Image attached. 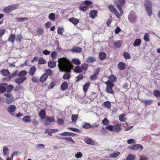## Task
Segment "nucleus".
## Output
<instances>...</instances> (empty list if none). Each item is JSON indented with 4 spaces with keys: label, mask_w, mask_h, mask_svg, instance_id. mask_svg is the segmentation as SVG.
I'll return each mask as SVG.
<instances>
[{
    "label": "nucleus",
    "mask_w": 160,
    "mask_h": 160,
    "mask_svg": "<svg viewBox=\"0 0 160 160\" xmlns=\"http://www.w3.org/2000/svg\"><path fill=\"white\" fill-rule=\"evenodd\" d=\"M58 67L61 71L70 72L72 67L70 62L67 58H61L58 60Z\"/></svg>",
    "instance_id": "f257e3e1"
},
{
    "label": "nucleus",
    "mask_w": 160,
    "mask_h": 160,
    "mask_svg": "<svg viewBox=\"0 0 160 160\" xmlns=\"http://www.w3.org/2000/svg\"><path fill=\"white\" fill-rule=\"evenodd\" d=\"M125 1L126 0H116L114 2L115 5L118 9L121 15L123 13L122 8L124 5Z\"/></svg>",
    "instance_id": "f03ea898"
},
{
    "label": "nucleus",
    "mask_w": 160,
    "mask_h": 160,
    "mask_svg": "<svg viewBox=\"0 0 160 160\" xmlns=\"http://www.w3.org/2000/svg\"><path fill=\"white\" fill-rule=\"evenodd\" d=\"M106 85L107 87L106 88V92L111 94H113L114 93L112 88L114 87V84L110 80H108L105 82Z\"/></svg>",
    "instance_id": "7ed1b4c3"
},
{
    "label": "nucleus",
    "mask_w": 160,
    "mask_h": 160,
    "mask_svg": "<svg viewBox=\"0 0 160 160\" xmlns=\"http://www.w3.org/2000/svg\"><path fill=\"white\" fill-rule=\"evenodd\" d=\"M108 8L110 11L114 14L118 18H120L122 15L119 13L118 11L115 8L114 6L112 5H109Z\"/></svg>",
    "instance_id": "20e7f679"
},
{
    "label": "nucleus",
    "mask_w": 160,
    "mask_h": 160,
    "mask_svg": "<svg viewBox=\"0 0 160 160\" xmlns=\"http://www.w3.org/2000/svg\"><path fill=\"white\" fill-rule=\"evenodd\" d=\"M128 18L129 22L132 23H133L136 22L138 17L135 12L132 11L129 13Z\"/></svg>",
    "instance_id": "39448f33"
},
{
    "label": "nucleus",
    "mask_w": 160,
    "mask_h": 160,
    "mask_svg": "<svg viewBox=\"0 0 160 160\" xmlns=\"http://www.w3.org/2000/svg\"><path fill=\"white\" fill-rule=\"evenodd\" d=\"M16 109V108L15 105H11L7 108V111L10 115L14 116Z\"/></svg>",
    "instance_id": "423d86ee"
},
{
    "label": "nucleus",
    "mask_w": 160,
    "mask_h": 160,
    "mask_svg": "<svg viewBox=\"0 0 160 160\" xmlns=\"http://www.w3.org/2000/svg\"><path fill=\"white\" fill-rule=\"evenodd\" d=\"M4 95L6 97L5 98V102L8 104H10L13 100V97L10 93L5 92L4 93Z\"/></svg>",
    "instance_id": "0eeeda50"
},
{
    "label": "nucleus",
    "mask_w": 160,
    "mask_h": 160,
    "mask_svg": "<svg viewBox=\"0 0 160 160\" xmlns=\"http://www.w3.org/2000/svg\"><path fill=\"white\" fill-rule=\"evenodd\" d=\"M128 148L131 150L135 151L139 149L142 150L143 148V146L140 144H135L133 146H130Z\"/></svg>",
    "instance_id": "6e6552de"
},
{
    "label": "nucleus",
    "mask_w": 160,
    "mask_h": 160,
    "mask_svg": "<svg viewBox=\"0 0 160 160\" xmlns=\"http://www.w3.org/2000/svg\"><path fill=\"white\" fill-rule=\"evenodd\" d=\"M54 122L55 120L53 117H47L46 119L44 124L46 125H49L51 123Z\"/></svg>",
    "instance_id": "1a4fd4ad"
},
{
    "label": "nucleus",
    "mask_w": 160,
    "mask_h": 160,
    "mask_svg": "<svg viewBox=\"0 0 160 160\" xmlns=\"http://www.w3.org/2000/svg\"><path fill=\"white\" fill-rule=\"evenodd\" d=\"M152 1L151 0H145L144 6L146 9L152 8Z\"/></svg>",
    "instance_id": "9d476101"
},
{
    "label": "nucleus",
    "mask_w": 160,
    "mask_h": 160,
    "mask_svg": "<svg viewBox=\"0 0 160 160\" xmlns=\"http://www.w3.org/2000/svg\"><path fill=\"white\" fill-rule=\"evenodd\" d=\"M28 72L26 70H23L21 72H20L18 74V77L23 78H25L24 79V80H26L27 79V78L25 76L27 74Z\"/></svg>",
    "instance_id": "9b49d317"
},
{
    "label": "nucleus",
    "mask_w": 160,
    "mask_h": 160,
    "mask_svg": "<svg viewBox=\"0 0 160 160\" xmlns=\"http://www.w3.org/2000/svg\"><path fill=\"white\" fill-rule=\"evenodd\" d=\"M121 125L119 123H117L116 125L113 126L114 130L115 132H119L121 130Z\"/></svg>",
    "instance_id": "f8f14e48"
},
{
    "label": "nucleus",
    "mask_w": 160,
    "mask_h": 160,
    "mask_svg": "<svg viewBox=\"0 0 160 160\" xmlns=\"http://www.w3.org/2000/svg\"><path fill=\"white\" fill-rule=\"evenodd\" d=\"M31 117L29 116H26L22 118V121L25 123H28L31 122Z\"/></svg>",
    "instance_id": "ddd939ff"
},
{
    "label": "nucleus",
    "mask_w": 160,
    "mask_h": 160,
    "mask_svg": "<svg viewBox=\"0 0 160 160\" xmlns=\"http://www.w3.org/2000/svg\"><path fill=\"white\" fill-rule=\"evenodd\" d=\"M69 21L75 25L79 23L78 19L74 17H72L69 18Z\"/></svg>",
    "instance_id": "4468645a"
},
{
    "label": "nucleus",
    "mask_w": 160,
    "mask_h": 160,
    "mask_svg": "<svg viewBox=\"0 0 160 160\" xmlns=\"http://www.w3.org/2000/svg\"><path fill=\"white\" fill-rule=\"evenodd\" d=\"M68 87V83L66 82H64L61 86V89L62 91H64L67 89Z\"/></svg>",
    "instance_id": "2eb2a0df"
},
{
    "label": "nucleus",
    "mask_w": 160,
    "mask_h": 160,
    "mask_svg": "<svg viewBox=\"0 0 160 160\" xmlns=\"http://www.w3.org/2000/svg\"><path fill=\"white\" fill-rule=\"evenodd\" d=\"M7 85V84L5 83L0 85V92L1 93H3L6 90V88L5 87H6Z\"/></svg>",
    "instance_id": "dca6fc26"
},
{
    "label": "nucleus",
    "mask_w": 160,
    "mask_h": 160,
    "mask_svg": "<svg viewBox=\"0 0 160 160\" xmlns=\"http://www.w3.org/2000/svg\"><path fill=\"white\" fill-rule=\"evenodd\" d=\"M36 71V69L35 67H32L30 69L29 74L31 76H33L35 73Z\"/></svg>",
    "instance_id": "f3484780"
},
{
    "label": "nucleus",
    "mask_w": 160,
    "mask_h": 160,
    "mask_svg": "<svg viewBox=\"0 0 160 160\" xmlns=\"http://www.w3.org/2000/svg\"><path fill=\"white\" fill-rule=\"evenodd\" d=\"M48 75L46 73H44L40 77V81L41 82H44L47 78Z\"/></svg>",
    "instance_id": "a211bd4d"
},
{
    "label": "nucleus",
    "mask_w": 160,
    "mask_h": 160,
    "mask_svg": "<svg viewBox=\"0 0 160 160\" xmlns=\"http://www.w3.org/2000/svg\"><path fill=\"white\" fill-rule=\"evenodd\" d=\"M97 11L94 10H92L90 12L89 15L90 17L92 18H94L97 16Z\"/></svg>",
    "instance_id": "6ab92c4d"
},
{
    "label": "nucleus",
    "mask_w": 160,
    "mask_h": 160,
    "mask_svg": "<svg viewBox=\"0 0 160 160\" xmlns=\"http://www.w3.org/2000/svg\"><path fill=\"white\" fill-rule=\"evenodd\" d=\"M40 118L42 119H44L45 118V112L44 110H41L39 113Z\"/></svg>",
    "instance_id": "aec40b11"
},
{
    "label": "nucleus",
    "mask_w": 160,
    "mask_h": 160,
    "mask_svg": "<svg viewBox=\"0 0 160 160\" xmlns=\"http://www.w3.org/2000/svg\"><path fill=\"white\" fill-rule=\"evenodd\" d=\"M84 141L85 143L88 144L93 145L94 142L92 139L89 138H86L84 140Z\"/></svg>",
    "instance_id": "412c9836"
},
{
    "label": "nucleus",
    "mask_w": 160,
    "mask_h": 160,
    "mask_svg": "<svg viewBox=\"0 0 160 160\" xmlns=\"http://www.w3.org/2000/svg\"><path fill=\"white\" fill-rule=\"evenodd\" d=\"M141 40L140 39H137L135 40L134 41L133 45L134 47L138 46L141 43Z\"/></svg>",
    "instance_id": "4be33fe9"
},
{
    "label": "nucleus",
    "mask_w": 160,
    "mask_h": 160,
    "mask_svg": "<svg viewBox=\"0 0 160 160\" xmlns=\"http://www.w3.org/2000/svg\"><path fill=\"white\" fill-rule=\"evenodd\" d=\"M56 62L53 61H50L48 63V67L51 68H53L56 66Z\"/></svg>",
    "instance_id": "5701e85b"
},
{
    "label": "nucleus",
    "mask_w": 160,
    "mask_h": 160,
    "mask_svg": "<svg viewBox=\"0 0 160 160\" xmlns=\"http://www.w3.org/2000/svg\"><path fill=\"white\" fill-rule=\"evenodd\" d=\"M25 78H22L19 77V78H16L15 80V82L18 84L22 83L25 80H24Z\"/></svg>",
    "instance_id": "b1692460"
},
{
    "label": "nucleus",
    "mask_w": 160,
    "mask_h": 160,
    "mask_svg": "<svg viewBox=\"0 0 160 160\" xmlns=\"http://www.w3.org/2000/svg\"><path fill=\"white\" fill-rule=\"evenodd\" d=\"M0 72L2 75L4 76H7L10 74V72L8 69L2 70Z\"/></svg>",
    "instance_id": "393cba45"
},
{
    "label": "nucleus",
    "mask_w": 160,
    "mask_h": 160,
    "mask_svg": "<svg viewBox=\"0 0 160 160\" xmlns=\"http://www.w3.org/2000/svg\"><path fill=\"white\" fill-rule=\"evenodd\" d=\"M72 63L76 65H79L81 64V62L78 59H73L72 60Z\"/></svg>",
    "instance_id": "a878e982"
},
{
    "label": "nucleus",
    "mask_w": 160,
    "mask_h": 160,
    "mask_svg": "<svg viewBox=\"0 0 160 160\" xmlns=\"http://www.w3.org/2000/svg\"><path fill=\"white\" fill-rule=\"evenodd\" d=\"M126 114L124 113H122L121 114L119 117V120L122 122H124L126 120V118H125Z\"/></svg>",
    "instance_id": "bb28decb"
},
{
    "label": "nucleus",
    "mask_w": 160,
    "mask_h": 160,
    "mask_svg": "<svg viewBox=\"0 0 160 160\" xmlns=\"http://www.w3.org/2000/svg\"><path fill=\"white\" fill-rule=\"evenodd\" d=\"M72 52H79L82 51L81 48L78 47H76L73 48L71 50Z\"/></svg>",
    "instance_id": "cd10ccee"
},
{
    "label": "nucleus",
    "mask_w": 160,
    "mask_h": 160,
    "mask_svg": "<svg viewBox=\"0 0 160 160\" xmlns=\"http://www.w3.org/2000/svg\"><path fill=\"white\" fill-rule=\"evenodd\" d=\"M120 154V152H115L110 154V157L111 158H115L118 156Z\"/></svg>",
    "instance_id": "c85d7f7f"
},
{
    "label": "nucleus",
    "mask_w": 160,
    "mask_h": 160,
    "mask_svg": "<svg viewBox=\"0 0 160 160\" xmlns=\"http://www.w3.org/2000/svg\"><path fill=\"white\" fill-rule=\"evenodd\" d=\"M136 158L135 155L132 154H130L128 155L126 158V160H134Z\"/></svg>",
    "instance_id": "c756f323"
},
{
    "label": "nucleus",
    "mask_w": 160,
    "mask_h": 160,
    "mask_svg": "<svg viewBox=\"0 0 160 160\" xmlns=\"http://www.w3.org/2000/svg\"><path fill=\"white\" fill-rule=\"evenodd\" d=\"M106 56V54L104 52H101L99 54V58L101 60L105 59Z\"/></svg>",
    "instance_id": "7c9ffc66"
},
{
    "label": "nucleus",
    "mask_w": 160,
    "mask_h": 160,
    "mask_svg": "<svg viewBox=\"0 0 160 160\" xmlns=\"http://www.w3.org/2000/svg\"><path fill=\"white\" fill-rule=\"evenodd\" d=\"M118 67L120 69L123 70L125 68V65L124 63L120 62L118 63Z\"/></svg>",
    "instance_id": "2f4dec72"
},
{
    "label": "nucleus",
    "mask_w": 160,
    "mask_h": 160,
    "mask_svg": "<svg viewBox=\"0 0 160 160\" xmlns=\"http://www.w3.org/2000/svg\"><path fill=\"white\" fill-rule=\"evenodd\" d=\"M63 139L67 141L68 142L74 143V141L70 137H65L63 138Z\"/></svg>",
    "instance_id": "473e14b6"
},
{
    "label": "nucleus",
    "mask_w": 160,
    "mask_h": 160,
    "mask_svg": "<svg viewBox=\"0 0 160 160\" xmlns=\"http://www.w3.org/2000/svg\"><path fill=\"white\" fill-rule=\"evenodd\" d=\"M78 117V115L73 114L71 117L72 122H76L77 120Z\"/></svg>",
    "instance_id": "72a5a7b5"
},
{
    "label": "nucleus",
    "mask_w": 160,
    "mask_h": 160,
    "mask_svg": "<svg viewBox=\"0 0 160 160\" xmlns=\"http://www.w3.org/2000/svg\"><path fill=\"white\" fill-rule=\"evenodd\" d=\"M74 71L75 72L77 73L81 72H82L81 67L78 66L76 67V68L74 69Z\"/></svg>",
    "instance_id": "f704fd0d"
},
{
    "label": "nucleus",
    "mask_w": 160,
    "mask_h": 160,
    "mask_svg": "<svg viewBox=\"0 0 160 160\" xmlns=\"http://www.w3.org/2000/svg\"><path fill=\"white\" fill-rule=\"evenodd\" d=\"M8 149L7 146L3 147V154L5 156H6L8 152Z\"/></svg>",
    "instance_id": "c9c22d12"
},
{
    "label": "nucleus",
    "mask_w": 160,
    "mask_h": 160,
    "mask_svg": "<svg viewBox=\"0 0 160 160\" xmlns=\"http://www.w3.org/2000/svg\"><path fill=\"white\" fill-rule=\"evenodd\" d=\"M104 106L107 108H110L111 107V104L109 101H106L103 103Z\"/></svg>",
    "instance_id": "e433bc0d"
},
{
    "label": "nucleus",
    "mask_w": 160,
    "mask_h": 160,
    "mask_svg": "<svg viewBox=\"0 0 160 160\" xmlns=\"http://www.w3.org/2000/svg\"><path fill=\"white\" fill-rule=\"evenodd\" d=\"M58 53L56 51L52 52L51 53V57L52 59H54L57 57Z\"/></svg>",
    "instance_id": "4c0bfd02"
},
{
    "label": "nucleus",
    "mask_w": 160,
    "mask_h": 160,
    "mask_svg": "<svg viewBox=\"0 0 160 160\" xmlns=\"http://www.w3.org/2000/svg\"><path fill=\"white\" fill-rule=\"evenodd\" d=\"M82 128L85 129H89L92 128V125L89 123H86L82 126Z\"/></svg>",
    "instance_id": "58836bf2"
},
{
    "label": "nucleus",
    "mask_w": 160,
    "mask_h": 160,
    "mask_svg": "<svg viewBox=\"0 0 160 160\" xmlns=\"http://www.w3.org/2000/svg\"><path fill=\"white\" fill-rule=\"evenodd\" d=\"M46 62V60L42 58H40L38 60V63L40 64H44Z\"/></svg>",
    "instance_id": "ea45409f"
},
{
    "label": "nucleus",
    "mask_w": 160,
    "mask_h": 160,
    "mask_svg": "<svg viewBox=\"0 0 160 160\" xmlns=\"http://www.w3.org/2000/svg\"><path fill=\"white\" fill-rule=\"evenodd\" d=\"M153 94L157 97H160V92L158 90H155L153 91Z\"/></svg>",
    "instance_id": "a19ab883"
},
{
    "label": "nucleus",
    "mask_w": 160,
    "mask_h": 160,
    "mask_svg": "<svg viewBox=\"0 0 160 160\" xmlns=\"http://www.w3.org/2000/svg\"><path fill=\"white\" fill-rule=\"evenodd\" d=\"M150 37V34L149 33H146L144 36V40L147 42H149L150 41L149 38Z\"/></svg>",
    "instance_id": "79ce46f5"
},
{
    "label": "nucleus",
    "mask_w": 160,
    "mask_h": 160,
    "mask_svg": "<svg viewBox=\"0 0 160 160\" xmlns=\"http://www.w3.org/2000/svg\"><path fill=\"white\" fill-rule=\"evenodd\" d=\"M114 46L117 48H118L120 47L121 45V43L120 41H118L117 42H114Z\"/></svg>",
    "instance_id": "37998d69"
},
{
    "label": "nucleus",
    "mask_w": 160,
    "mask_h": 160,
    "mask_svg": "<svg viewBox=\"0 0 160 160\" xmlns=\"http://www.w3.org/2000/svg\"><path fill=\"white\" fill-rule=\"evenodd\" d=\"M123 56L126 59H129L131 58L130 54L128 52H125L124 53Z\"/></svg>",
    "instance_id": "c03bdc74"
},
{
    "label": "nucleus",
    "mask_w": 160,
    "mask_h": 160,
    "mask_svg": "<svg viewBox=\"0 0 160 160\" xmlns=\"http://www.w3.org/2000/svg\"><path fill=\"white\" fill-rule=\"evenodd\" d=\"M9 6L11 10L12 11L13 10L17 8L18 7V4H15Z\"/></svg>",
    "instance_id": "a18cd8bd"
},
{
    "label": "nucleus",
    "mask_w": 160,
    "mask_h": 160,
    "mask_svg": "<svg viewBox=\"0 0 160 160\" xmlns=\"http://www.w3.org/2000/svg\"><path fill=\"white\" fill-rule=\"evenodd\" d=\"M146 10L148 15L149 16H151L152 14V8H146Z\"/></svg>",
    "instance_id": "49530a36"
},
{
    "label": "nucleus",
    "mask_w": 160,
    "mask_h": 160,
    "mask_svg": "<svg viewBox=\"0 0 160 160\" xmlns=\"http://www.w3.org/2000/svg\"><path fill=\"white\" fill-rule=\"evenodd\" d=\"M89 85L90 84L89 83H87L83 86V88L85 92H87Z\"/></svg>",
    "instance_id": "de8ad7c7"
},
{
    "label": "nucleus",
    "mask_w": 160,
    "mask_h": 160,
    "mask_svg": "<svg viewBox=\"0 0 160 160\" xmlns=\"http://www.w3.org/2000/svg\"><path fill=\"white\" fill-rule=\"evenodd\" d=\"M15 39V35H11L10 38L8 39V40L9 42H12V43H13Z\"/></svg>",
    "instance_id": "09e8293b"
},
{
    "label": "nucleus",
    "mask_w": 160,
    "mask_h": 160,
    "mask_svg": "<svg viewBox=\"0 0 160 160\" xmlns=\"http://www.w3.org/2000/svg\"><path fill=\"white\" fill-rule=\"evenodd\" d=\"M95 61V58L93 57H90L87 60V62H92Z\"/></svg>",
    "instance_id": "8fccbe9b"
},
{
    "label": "nucleus",
    "mask_w": 160,
    "mask_h": 160,
    "mask_svg": "<svg viewBox=\"0 0 160 160\" xmlns=\"http://www.w3.org/2000/svg\"><path fill=\"white\" fill-rule=\"evenodd\" d=\"M37 32L38 33V36L42 35L44 32V29L42 28H39L38 29Z\"/></svg>",
    "instance_id": "3c124183"
},
{
    "label": "nucleus",
    "mask_w": 160,
    "mask_h": 160,
    "mask_svg": "<svg viewBox=\"0 0 160 160\" xmlns=\"http://www.w3.org/2000/svg\"><path fill=\"white\" fill-rule=\"evenodd\" d=\"M45 146L43 144H37L36 145V147L37 149H44Z\"/></svg>",
    "instance_id": "603ef678"
},
{
    "label": "nucleus",
    "mask_w": 160,
    "mask_h": 160,
    "mask_svg": "<svg viewBox=\"0 0 160 160\" xmlns=\"http://www.w3.org/2000/svg\"><path fill=\"white\" fill-rule=\"evenodd\" d=\"M102 124L104 125H107L109 124V121L107 118H104L102 121Z\"/></svg>",
    "instance_id": "864d4df0"
},
{
    "label": "nucleus",
    "mask_w": 160,
    "mask_h": 160,
    "mask_svg": "<svg viewBox=\"0 0 160 160\" xmlns=\"http://www.w3.org/2000/svg\"><path fill=\"white\" fill-rule=\"evenodd\" d=\"M49 19L51 20H53L55 18V14L54 13H51L49 15Z\"/></svg>",
    "instance_id": "5fc2aeb1"
},
{
    "label": "nucleus",
    "mask_w": 160,
    "mask_h": 160,
    "mask_svg": "<svg viewBox=\"0 0 160 160\" xmlns=\"http://www.w3.org/2000/svg\"><path fill=\"white\" fill-rule=\"evenodd\" d=\"M13 87L12 85H9L8 86L7 88V92L10 93V92L12 90Z\"/></svg>",
    "instance_id": "6e6d98bb"
},
{
    "label": "nucleus",
    "mask_w": 160,
    "mask_h": 160,
    "mask_svg": "<svg viewBox=\"0 0 160 160\" xmlns=\"http://www.w3.org/2000/svg\"><path fill=\"white\" fill-rule=\"evenodd\" d=\"M11 10L9 6L7 7L4 8L3 9V12L5 13H8L9 12H11Z\"/></svg>",
    "instance_id": "4d7b16f0"
},
{
    "label": "nucleus",
    "mask_w": 160,
    "mask_h": 160,
    "mask_svg": "<svg viewBox=\"0 0 160 160\" xmlns=\"http://www.w3.org/2000/svg\"><path fill=\"white\" fill-rule=\"evenodd\" d=\"M68 129H69V130L73 132H80V131L79 130L76 128L69 127L68 128Z\"/></svg>",
    "instance_id": "13d9d810"
},
{
    "label": "nucleus",
    "mask_w": 160,
    "mask_h": 160,
    "mask_svg": "<svg viewBox=\"0 0 160 160\" xmlns=\"http://www.w3.org/2000/svg\"><path fill=\"white\" fill-rule=\"evenodd\" d=\"M70 77V75L69 73H66L63 76L62 78L64 79H68Z\"/></svg>",
    "instance_id": "bf43d9fd"
},
{
    "label": "nucleus",
    "mask_w": 160,
    "mask_h": 160,
    "mask_svg": "<svg viewBox=\"0 0 160 160\" xmlns=\"http://www.w3.org/2000/svg\"><path fill=\"white\" fill-rule=\"evenodd\" d=\"M63 31L64 29L62 28H58L57 30V32L59 34L62 35Z\"/></svg>",
    "instance_id": "052dcab7"
},
{
    "label": "nucleus",
    "mask_w": 160,
    "mask_h": 160,
    "mask_svg": "<svg viewBox=\"0 0 160 160\" xmlns=\"http://www.w3.org/2000/svg\"><path fill=\"white\" fill-rule=\"evenodd\" d=\"M142 102L146 104H150L152 102V100H141Z\"/></svg>",
    "instance_id": "680f3d73"
},
{
    "label": "nucleus",
    "mask_w": 160,
    "mask_h": 160,
    "mask_svg": "<svg viewBox=\"0 0 160 160\" xmlns=\"http://www.w3.org/2000/svg\"><path fill=\"white\" fill-rule=\"evenodd\" d=\"M140 160H147L148 157L144 155H141L140 156Z\"/></svg>",
    "instance_id": "e2e57ef3"
},
{
    "label": "nucleus",
    "mask_w": 160,
    "mask_h": 160,
    "mask_svg": "<svg viewBox=\"0 0 160 160\" xmlns=\"http://www.w3.org/2000/svg\"><path fill=\"white\" fill-rule=\"evenodd\" d=\"M88 65L86 64H83L81 66L82 69L86 70L87 69Z\"/></svg>",
    "instance_id": "0e129e2a"
},
{
    "label": "nucleus",
    "mask_w": 160,
    "mask_h": 160,
    "mask_svg": "<svg viewBox=\"0 0 160 160\" xmlns=\"http://www.w3.org/2000/svg\"><path fill=\"white\" fill-rule=\"evenodd\" d=\"M17 20L19 22H23L28 19L27 18H17Z\"/></svg>",
    "instance_id": "69168bd1"
},
{
    "label": "nucleus",
    "mask_w": 160,
    "mask_h": 160,
    "mask_svg": "<svg viewBox=\"0 0 160 160\" xmlns=\"http://www.w3.org/2000/svg\"><path fill=\"white\" fill-rule=\"evenodd\" d=\"M82 156V154L81 152H78L75 154V156L77 158H81Z\"/></svg>",
    "instance_id": "338daca9"
},
{
    "label": "nucleus",
    "mask_w": 160,
    "mask_h": 160,
    "mask_svg": "<svg viewBox=\"0 0 160 160\" xmlns=\"http://www.w3.org/2000/svg\"><path fill=\"white\" fill-rule=\"evenodd\" d=\"M109 79L111 80L112 82H114L116 80L115 77L113 75L110 76L109 77Z\"/></svg>",
    "instance_id": "774afa93"
}]
</instances>
